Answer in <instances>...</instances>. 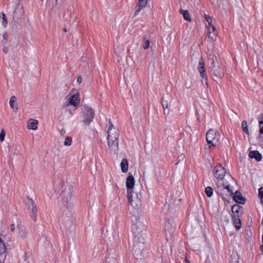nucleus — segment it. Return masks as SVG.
Listing matches in <instances>:
<instances>
[{"label":"nucleus","instance_id":"f257e3e1","mask_svg":"<svg viewBox=\"0 0 263 263\" xmlns=\"http://www.w3.org/2000/svg\"><path fill=\"white\" fill-rule=\"evenodd\" d=\"M209 59L211 62L210 73L215 78L222 79L225 71L224 66L219 62L218 58L214 54H209Z\"/></svg>","mask_w":263,"mask_h":263},{"label":"nucleus","instance_id":"f03ea898","mask_svg":"<svg viewBox=\"0 0 263 263\" xmlns=\"http://www.w3.org/2000/svg\"><path fill=\"white\" fill-rule=\"evenodd\" d=\"M142 194L140 192L134 194L133 191L127 193V198L129 204L134 208H138L141 205Z\"/></svg>","mask_w":263,"mask_h":263},{"label":"nucleus","instance_id":"7ed1b4c3","mask_svg":"<svg viewBox=\"0 0 263 263\" xmlns=\"http://www.w3.org/2000/svg\"><path fill=\"white\" fill-rule=\"evenodd\" d=\"M72 196V193L71 191V188L69 186L68 188L65 189L64 191L62 192L61 196L62 197V202L64 206L66 209V211L64 210V212L66 213L65 214L67 215L66 212L69 213V209H71V203L70 202V199H71Z\"/></svg>","mask_w":263,"mask_h":263},{"label":"nucleus","instance_id":"20e7f679","mask_svg":"<svg viewBox=\"0 0 263 263\" xmlns=\"http://www.w3.org/2000/svg\"><path fill=\"white\" fill-rule=\"evenodd\" d=\"M15 7L13 14V22L19 23L24 18V11L23 6L20 4V0H15Z\"/></svg>","mask_w":263,"mask_h":263},{"label":"nucleus","instance_id":"39448f33","mask_svg":"<svg viewBox=\"0 0 263 263\" xmlns=\"http://www.w3.org/2000/svg\"><path fill=\"white\" fill-rule=\"evenodd\" d=\"M141 236L136 235L134 238L133 254L137 257H140L142 253L144 248V243L141 241Z\"/></svg>","mask_w":263,"mask_h":263},{"label":"nucleus","instance_id":"423d86ee","mask_svg":"<svg viewBox=\"0 0 263 263\" xmlns=\"http://www.w3.org/2000/svg\"><path fill=\"white\" fill-rule=\"evenodd\" d=\"M27 204L30 217L34 222H36L37 220V209L35 202L31 198L28 197L27 199Z\"/></svg>","mask_w":263,"mask_h":263},{"label":"nucleus","instance_id":"0eeeda50","mask_svg":"<svg viewBox=\"0 0 263 263\" xmlns=\"http://www.w3.org/2000/svg\"><path fill=\"white\" fill-rule=\"evenodd\" d=\"M219 137V133L218 132H216L213 129H210L206 133V139L207 142L208 144H211L210 147L211 146H215L216 145L217 142L218 141Z\"/></svg>","mask_w":263,"mask_h":263},{"label":"nucleus","instance_id":"6e6552de","mask_svg":"<svg viewBox=\"0 0 263 263\" xmlns=\"http://www.w3.org/2000/svg\"><path fill=\"white\" fill-rule=\"evenodd\" d=\"M108 128L107 130V140H118L119 133L118 129L113 125L110 119L108 121Z\"/></svg>","mask_w":263,"mask_h":263},{"label":"nucleus","instance_id":"1a4fd4ad","mask_svg":"<svg viewBox=\"0 0 263 263\" xmlns=\"http://www.w3.org/2000/svg\"><path fill=\"white\" fill-rule=\"evenodd\" d=\"M84 109L85 112L83 121L85 124H89L94 118L95 112L91 108L88 106H85Z\"/></svg>","mask_w":263,"mask_h":263},{"label":"nucleus","instance_id":"9d476101","mask_svg":"<svg viewBox=\"0 0 263 263\" xmlns=\"http://www.w3.org/2000/svg\"><path fill=\"white\" fill-rule=\"evenodd\" d=\"M108 149L110 155H116L119 151L118 140H107Z\"/></svg>","mask_w":263,"mask_h":263},{"label":"nucleus","instance_id":"9b49d317","mask_svg":"<svg viewBox=\"0 0 263 263\" xmlns=\"http://www.w3.org/2000/svg\"><path fill=\"white\" fill-rule=\"evenodd\" d=\"M213 173L214 177L217 179L222 180L226 175V171L221 164H218L214 167Z\"/></svg>","mask_w":263,"mask_h":263},{"label":"nucleus","instance_id":"f8f14e48","mask_svg":"<svg viewBox=\"0 0 263 263\" xmlns=\"http://www.w3.org/2000/svg\"><path fill=\"white\" fill-rule=\"evenodd\" d=\"M172 99L171 97H163L162 101V105L164 109V114L165 116L169 115V109L171 108Z\"/></svg>","mask_w":263,"mask_h":263},{"label":"nucleus","instance_id":"ddd939ff","mask_svg":"<svg viewBox=\"0 0 263 263\" xmlns=\"http://www.w3.org/2000/svg\"><path fill=\"white\" fill-rule=\"evenodd\" d=\"M198 71L200 72V76L205 80V83L208 84V78L205 71L204 62L201 57L198 66Z\"/></svg>","mask_w":263,"mask_h":263},{"label":"nucleus","instance_id":"4468645a","mask_svg":"<svg viewBox=\"0 0 263 263\" xmlns=\"http://www.w3.org/2000/svg\"><path fill=\"white\" fill-rule=\"evenodd\" d=\"M135 179L131 173H129L128 177L126 180V186L127 187V193L128 192H131L133 191V187L135 185Z\"/></svg>","mask_w":263,"mask_h":263},{"label":"nucleus","instance_id":"2eb2a0df","mask_svg":"<svg viewBox=\"0 0 263 263\" xmlns=\"http://www.w3.org/2000/svg\"><path fill=\"white\" fill-rule=\"evenodd\" d=\"M16 228L21 237L25 238L27 236L28 231L26 227L19 221H16Z\"/></svg>","mask_w":263,"mask_h":263},{"label":"nucleus","instance_id":"dca6fc26","mask_svg":"<svg viewBox=\"0 0 263 263\" xmlns=\"http://www.w3.org/2000/svg\"><path fill=\"white\" fill-rule=\"evenodd\" d=\"M148 0H139L138 3L135 7L134 16H136L139 14V12L145 8L147 4Z\"/></svg>","mask_w":263,"mask_h":263},{"label":"nucleus","instance_id":"f3484780","mask_svg":"<svg viewBox=\"0 0 263 263\" xmlns=\"http://www.w3.org/2000/svg\"><path fill=\"white\" fill-rule=\"evenodd\" d=\"M233 199L236 202L241 204H244L246 201L245 198L243 197L242 196L241 193L238 191L235 192V194H234Z\"/></svg>","mask_w":263,"mask_h":263},{"label":"nucleus","instance_id":"a211bd4d","mask_svg":"<svg viewBox=\"0 0 263 263\" xmlns=\"http://www.w3.org/2000/svg\"><path fill=\"white\" fill-rule=\"evenodd\" d=\"M231 187V186L230 185H225L222 182H218L217 183V189L218 191H221L222 190H227L228 193L230 195L233 194V191Z\"/></svg>","mask_w":263,"mask_h":263},{"label":"nucleus","instance_id":"6ab92c4d","mask_svg":"<svg viewBox=\"0 0 263 263\" xmlns=\"http://www.w3.org/2000/svg\"><path fill=\"white\" fill-rule=\"evenodd\" d=\"M6 246L2 239L0 238V261L3 260H4L6 257Z\"/></svg>","mask_w":263,"mask_h":263},{"label":"nucleus","instance_id":"aec40b11","mask_svg":"<svg viewBox=\"0 0 263 263\" xmlns=\"http://www.w3.org/2000/svg\"><path fill=\"white\" fill-rule=\"evenodd\" d=\"M249 156L251 159H255L257 161H260L262 158L261 154L257 151H251Z\"/></svg>","mask_w":263,"mask_h":263},{"label":"nucleus","instance_id":"412c9836","mask_svg":"<svg viewBox=\"0 0 263 263\" xmlns=\"http://www.w3.org/2000/svg\"><path fill=\"white\" fill-rule=\"evenodd\" d=\"M174 228L171 223V220L165 222L164 226V231L166 235L167 234H171L174 232Z\"/></svg>","mask_w":263,"mask_h":263},{"label":"nucleus","instance_id":"4be33fe9","mask_svg":"<svg viewBox=\"0 0 263 263\" xmlns=\"http://www.w3.org/2000/svg\"><path fill=\"white\" fill-rule=\"evenodd\" d=\"M38 121L36 119H30L28 122V128L32 130L37 129Z\"/></svg>","mask_w":263,"mask_h":263},{"label":"nucleus","instance_id":"5701e85b","mask_svg":"<svg viewBox=\"0 0 263 263\" xmlns=\"http://www.w3.org/2000/svg\"><path fill=\"white\" fill-rule=\"evenodd\" d=\"M233 224L236 230H239L241 227V223L240 219L239 218V216L238 215H233Z\"/></svg>","mask_w":263,"mask_h":263},{"label":"nucleus","instance_id":"b1692460","mask_svg":"<svg viewBox=\"0 0 263 263\" xmlns=\"http://www.w3.org/2000/svg\"><path fill=\"white\" fill-rule=\"evenodd\" d=\"M121 169L123 173H126L128 171V163L126 158L122 159L121 163Z\"/></svg>","mask_w":263,"mask_h":263},{"label":"nucleus","instance_id":"393cba45","mask_svg":"<svg viewBox=\"0 0 263 263\" xmlns=\"http://www.w3.org/2000/svg\"><path fill=\"white\" fill-rule=\"evenodd\" d=\"M78 95H72L70 100H69V103L74 106H77L79 104V100H78Z\"/></svg>","mask_w":263,"mask_h":263},{"label":"nucleus","instance_id":"a878e982","mask_svg":"<svg viewBox=\"0 0 263 263\" xmlns=\"http://www.w3.org/2000/svg\"><path fill=\"white\" fill-rule=\"evenodd\" d=\"M16 98L14 96H12L9 101V104L11 107L16 111L18 109L17 103L16 102Z\"/></svg>","mask_w":263,"mask_h":263},{"label":"nucleus","instance_id":"bb28decb","mask_svg":"<svg viewBox=\"0 0 263 263\" xmlns=\"http://www.w3.org/2000/svg\"><path fill=\"white\" fill-rule=\"evenodd\" d=\"M179 11L180 13L182 14L185 20L191 22L192 19L190 17V14L188 10L180 9Z\"/></svg>","mask_w":263,"mask_h":263},{"label":"nucleus","instance_id":"cd10ccee","mask_svg":"<svg viewBox=\"0 0 263 263\" xmlns=\"http://www.w3.org/2000/svg\"><path fill=\"white\" fill-rule=\"evenodd\" d=\"M205 18L206 21L208 23L209 26L211 27L212 31H214L216 30L215 27L212 25V18L208 14H205Z\"/></svg>","mask_w":263,"mask_h":263},{"label":"nucleus","instance_id":"c85d7f7f","mask_svg":"<svg viewBox=\"0 0 263 263\" xmlns=\"http://www.w3.org/2000/svg\"><path fill=\"white\" fill-rule=\"evenodd\" d=\"M241 208V207L238 204H235L232 206L231 210L234 215H237L239 213Z\"/></svg>","mask_w":263,"mask_h":263},{"label":"nucleus","instance_id":"c756f323","mask_svg":"<svg viewBox=\"0 0 263 263\" xmlns=\"http://www.w3.org/2000/svg\"><path fill=\"white\" fill-rule=\"evenodd\" d=\"M241 126L243 132L247 135H249V132L248 128L247 122L246 121H243L241 123Z\"/></svg>","mask_w":263,"mask_h":263},{"label":"nucleus","instance_id":"7c9ffc66","mask_svg":"<svg viewBox=\"0 0 263 263\" xmlns=\"http://www.w3.org/2000/svg\"><path fill=\"white\" fill-rule=\"evenodd\" d=\"M205 193L208 197H211L213 194V190L212 187L208 186L205 189Z\"/></svg>","mask_w":263,"mask_h":263},{"label":"nucleus","instance_id":"2f4dec72","mask_svg":"<svg viewBox=\"0 0 263 263\" xmlns=\"http://www.w3.org/2000/svg\"><path fill=\"white\" fill-rule=\"evenodd\" d=\"M231 263H239L238 256L235 253L232 254L231 255Z\"/></svg>","mask_w":263,"mask_h":263},{"label":"nucleus","instance_id":"473e14b6","mask_svg":"<svg viewBox=\"0 0 263 263\" xmlns=\"http://www.w3.org/2000/svg\"><path fill=\"white\" fill-rule=\"evenodd\" d=\"M0 17H2L3 18L2 24H3V26L6 27L7 25V20L5 16V14L3 12L1 13L0 14Z\"/></svg>","mask_w":263,"mask_h":263},{"label":"nucleus","instance_id":"72a5a7b5","mask_svg":"<svg viewBox=\"0 0 263 263\" xmlns=\"http://www.w3.org/2000/svg\"><path fill=\"white\" fill-rule=\"evenodd\" d=\"M72 138L70 137H67L65 141L64 145L66 146H70L71 144Z\"/></svg>","mask_w":263,"mask_h":263},{"label":"nucleus","instance_id":"f704fd0d","mask_svg":"<svg viewBox=\"0 0 263 263\" xmlns=\"http://www.w3.org/2000/svg\"><path fill=\"white\" fill-rule=\"evenodd\" d=\"M150 45V41L149 40H145V42L143 44V47L144 49H147L149 48Z\"/></svg>","mask_w":263,"mask_h":263},{"label":"nucleus","instance_id":"c9c22d12","mask_svg":"<svg viewBox=\"0 0 263 263\" xmlns=\"http://www.w3.org/2000/svg\"><path fill=\"white\" fill-rule=\"evenodd\" d=\"M5 136V131L4 130V129H2L1 134H0L1 141L2 142L4 140Z\"/></svg>","mask_w":263,"mask_h":263},{"label":"nucleus","instance_id":"e433bc0d","mask_svg":"<svg viewBox=\"0 0 263 263\" xmlns=\"http://www.w3.org/2000/svg\"><path fill=\"white\" fill-rule=\"evenodd\" d=\"M209 37L211 40L212 42H214L216 40V34H212L211 32H210V34L209 35Z\"/></svg>","mask_w":263,"mask_h":263},{"label":"nucleus","instance_id":"4c0bfd02","mask_svg":"<svg viewBox=\"0 0 263 263\" xmlns=\"http://www.w3.org/2000/svg\"><path fill=\"white\" fill-rule=\"evenodd\" d=\"M15 227H16V223H12L10 225V230L12 232H14L15 230Z\"/></svg>","mask_w":263,"mask_h":263},{"label":"nucleus","instance_id":"58836bf2","mask_svg":"<svg viewBox=\"0 0 263 263\" xmlns=\"http://www.w3.org/2000/svg\"><path fill=\"white\" fill-rule=\"evenodd\" d=\"M258 194L260 198L263 197V187H261L258 191Z\"/></svg>","mask_w":263,"mask_h":263},{"label":"nucleus","instance_id":"ea45409f","mask_svg":"<svg viewBox=\"0 0 263 263\" xmlns=\"http://www.w3.org/2000/svg\"><path fill=\"white\" fill-rule=\"evenodd\" d=\"M3 52H4L5 54L7 53H8V51H9V48H8V47H7V46H5V47H4V48H3Z\"/></svg>","mask_w":263,"mask_h":263},{"label":"nucleus","instance_id":"a19ab883","mask_svg":"<svg viewBox=\"0 0 263 263\" xmlns=\"http://www.w3.org/2000/svg\"><path fill=\"white\" fill-rule=\"evenodd\" d=\"M8 33H5L4 34H3V39L4 40H5V41H7V39H8Z\"/></svg>","mask_w":263,"mask_h":263},{"label":"nucleus","instance_id":"79ce46f5","mask_svg":"<svg viewBox=\"0 0 263 263\" xmlns=\"http://www.w3.org/2000/svg\"><path fill=\"white\" fill-rule=\"evenodd\" d=\"M68 220H67V221H68V227H70L71 226V220L70 219V217L69 216H68Z\"/></svg>","mask_w":263,"mask_h":263},{"label":"nucleus","instance_id":"37998d69","mask_svg":"<svg viewBox=\"0 0 263 263\" xmlns=\"http://www.w3.org/2000/svg\"><path fill=\"white\" fill-rule=\"evenodd\" d=\"M77 82L80 84L82 82V78L81 76H78L77 79Z\"/></svg>","mask_w":263,"mask_h":263},{"label":"nucleus","instance_id":"c03bdc74","mask_svg":"<svg viewBox=\"0 0 263 263\" xmlns=\"http://www.w3.org/2000/svg\"><path fill=\"white\" fill-rule=\"evenodd\" d=\"M261 241H262V244L260 246V250L262 252H263V234H262V236Z\"/></svg>","mask_w":263,"mask_h":263},{"label":"nucleus","instance_id":"a18cd8bd","mask_svg":"<svg viewBox=\"0 0 263 263\" xmlns=\"http://www.w3.org/2000/svg\"><path fill=\"white\" fill-rule=\"evenodd\" d=\"M60 133L62 135H64L65 134L66 131L64 129H62L60 130Z\"/></svg>","mask_w":263,"mask_h":263},{"label":"nucleus","instance_id":"49530a36","mask_svg":"<svg viewBox=\"0 0 263 263\" xmlns=\"http://www.w3.org/2000/svg\"><path fill=\"white\" fill-rule=\"evenodd\" d=\"M210 32H213V31H212V29L211 27H210V26H209V29H208V33H209V35L210 34Z\"/></svg>","mask_w":263,"mask_h":263},{"label":"nucleus","instance_id":"de8ad7c7","mask_svg":"<svg viewBox=\"0 0 263 263\" xmlns=\"http://www.w3.org/2000/svg\"><path fill=\"white\" fill-rule=\"evenodd\" d=\"M259 133L261 134H263V127H260Z\"/></svg>","mask_w":263,"mask_h":263},{"label":"nucleus","instance_id":"09e8293b","mask_svg":"<svg viewBox=\"0 0 263 263\" xmlns=\"http://www.w3.org/2000/svg\"><path fill=\"white\" fill-rule=\"evenodd\" d=\"M259 124L260 126L261 125L263 124V120L259 121Z\"/></svg>","mask_w":263,"mask_h":263},{"label":"nucleus","instance_id":"8fccbe9b","mask_svg":"<svg viewBox=\"0 0 263 263\" xmlns=\"http://www.w3.org/2000/svg\"><path fill=\"white\" fill-rule=\"evenodd\" d=\"M185 263H190V261L187 258L185 259Z\"/></svg>","mask_w":263,"mask_h":263},{"label":"nucleus","instance_id":"3c124183","mask_svg":"<svg viewBox=\"0 0 263 263\" xmlns=\"http://www.w3.org/2000/svg\"><path fill=\"white\" fill-rule=\"evenodd\" d=\"M260 201L262 204H263V197L260 198Z\"/></svg>","mask_w":263,"mask_h":263},{"label":"nucleus","instance_id":"603ef678","mask_svg":"<svg viewBox=\"0 0 263 263\" xmlns=\"http://www.w3.org/2000/svg\"><path fill=\"white\" fill-rule=\"evenodd\" d=\"M63 31H64L65 32H67V29H66L65 28H64L63 29Z\"/></svg>","mask_w":263,"mask_h":263},{"label":"nucleus","instance_id":"864d4df0","mask_svg":"<svg viewBox=\"0 0 263 263\" xmlns=\"http://www.w3.org/2000/svg\"><path fill=\"white\" fill-rule=\"evenodd\" d=\"M57 0H55V3H57Z\"/></svg>","mask_w":263,"mask_h":263}]
</instances>
